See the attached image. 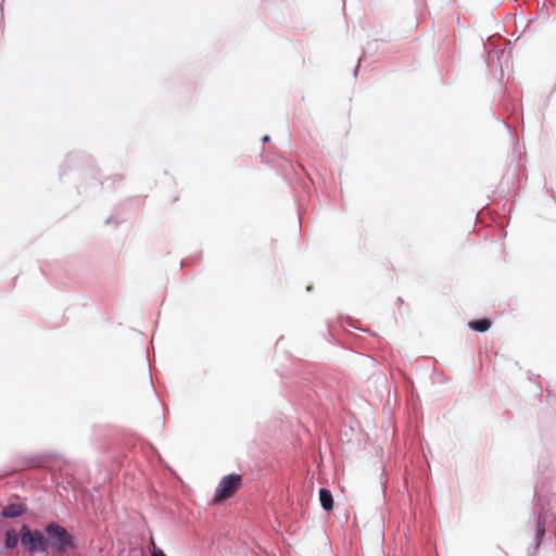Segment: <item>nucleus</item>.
Wrapping results in <instances>:
<instances>
[{
    "instance_id": "obj_1",
    "label": "nucleus",
    "mask_w": 556,
    "mask_h": 556,
    "mask_svg": "<svg viewBox=\"0 0 556 556\" xmlns=\"http://www.w3.org/2000/svg\"><path fill=\"white\" fill-rule=\"evenodd\" d=\"M46 533L49 546H51L54 552L63 554L68 548L74 547V538L62 526L50 523L46 527Z\"/></svg>"
},
{
    "instance_id": "obj_2",
    "label": "nucleus",
    "mask_w": 556,
    "mask_h": 556,
    "mask_svg": "<svg viewBox=\"0 0 556 556\" xmlns=\"http://www.w3.org/2000/svg\"><path fill=\"white\" fill-rule=\"evenodd\" d=\"M21 543L29 553H42L49 547V541L40 531H31L26 526L21 528Z\"/></svg>"
},
{
    "instance_id": "obj_3",
    "label": "nucleus",
    "mask_w": 556,
    "mask_h": 556,
    "mask_svg": "<svg viewBox=\"0 0 556 556\" xmlns=\"http://www.w3.org/2000/svg\"><path fill=\"white\" fill-rule=\"evenodd\" d=\"M241 485L242 477L240 475L231 473L224 477L218 484L213 502L220 503L232 497Z\"/></svg>"
},
{
    "instance_id": "obj_4",
    "label": "nucleus",
    "mask_w": 556,
    "mask_h": 556,
    "mask_svg": "<svg viewBox=\"0 0 556 556\" xmlns=\"http://www.w3.org/2000/svg\"><path fill=\"white\" fill-rule=\"evenodd\" d=\"M27 510V507L23 503H13L3 507L1 515L4 518H16L22 516Z\"/></svg>"
},
{
    "instance_id": "obj_5",
    "label": "nucleus",
    "mask_w": 556,
    "mask_h": 556,
    "mask_svg": "<svg viewBox=\"0 0 556 556\" xmlns=\"http://www.w3.org/2000/svg\"><path fill=\"white\" fill-rule=\"evenodd\" d=\"M319 501L324 509L331 510L333 508V497L327 489H320Z\"/></svg>"
},
{
    "instance_id": "obj_6",
    "label": "nucleus",
    "mask_w": 556,
    "mask_h": 556,
    "mask_svg": "<svg viewBox=\"0 0 556 556\" xmlns=\"http://www.w3.org/2000/svg\"><path fill=\"white\" fill-rule=\"evenodd\" d=\"M469 327L475 331L484 332L491 327V321L489 319L472 320Z\"/></svg>"
},
{
    "instance_id": "obj_7",
    "label": "nucleus",
    "mask_w": 556,
    "mask_h": 556,
    "mask_svg": "<svg viewBox=\"0 0 556 556\" xmlns=\"http://www.w3.org/2000/svg\"><path fill=\"white\" fill-rule=\"evenodd\" d=\"M18 543V535L15 533L14 530H8L5 532V547L7 548H14Z\"/></svg>"
},
{
    "instance_id": "obj_8",
    "label": "nucleus",
    "mask_w": 556,
    "mask_h": 556,
    "mask_svg": "<svg viewBox=\"0 0 556 556\" xmlns=\"http://www.w3.org/2000/svg\"><path fill=\"white\" fill-rule=\"evenodd\" d=\"M153 556H165V554L162 551H157L153 553Z\"/></svg>"
},
{
    "instance_id": "obj_9",
    "label": "nucleus",
    "mask_w": 556,
    "mask_h": 556,
    "mask_svg": "<svg viewBox=\"0 0 556 556\" xmlns=\"http://www.w3.org/2000/svg\"><path fill=\"white\" fill-rule=\"evenodd\" d=\"M269 140V137L268 136H265L264 137V141H268Z\"/></svg>"
}]
</instances>
